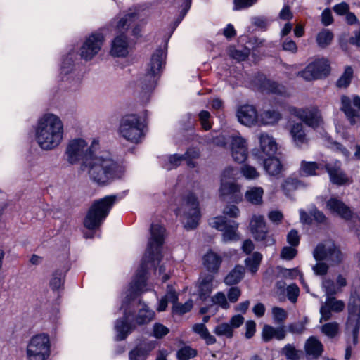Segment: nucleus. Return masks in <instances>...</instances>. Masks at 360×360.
I'll list each match as a JSON object with an SVG mask.
<instances>
[{
  "mask_svg": "<svg viewBox=\"0 0 360 360\" xmlns=\"http://www.w3.org/2000/svg\"><path fill=\"white\" fill-rule=\"evenodd\" d=\"M343 301L337 300L335 297H327L324 304L320 308V322L327 321L332 319V312L340 313L345 309Z\"/></svg>",
  "mask_w": 360,
  "mask_h": 360,
  "instance_id": "a211bd4d",
  "label": "nucleus"
},
{
  "mask_svg": "<svg viewBox=\"0 0 360 360\" xmlns=\"http://www.w3.org/2000/svg\"><path fill=\"white\" fill-rule=\"evenodd\" d=\"M154 316L155 312L149 309L146 304L139 309L138 314L134 318H131L130 311L127 309H124L123 318L117 320L115 326L117 332V340H124L136 325L148 324L154 319Z\"/></svg>",
  "mask_w": 360,
  "mask_h": 360,
  "instance_id": "20e7f679",
  "label": "nucleus"
},
{
  "mask_svg": "<svg viewBox=\"0 0 360 360\" xmlns=\"http://www.w3.org/2000/svg\"><path fill=\"white\" fill-rule=\"evenodd\" d=\"M214 332L219 336H226L228 338H232L233 335L232 327L227 323H223L217 326Z\"/></svg>",
  "mask_w": 360,
  "mask_h": 360,
  "instance_id": "de8ad7c7",
  "label": "nucleus"
},
{
  "mask_svg": "<svg viewBox=\"0 0 360 360\" xmlns=\"http://www.w3.org/2000/svg\"><path fill=\"white\" fill-rule=\"evenodd\" d=\"M231 155L235 162H244L248 158L246 141L240 136H235L231 140Z\"/></svg>",
  "mask_w": 360,
  "mask_h": 360,
  "instance_id": "b1692460",
  "label": "nucleus"
},
{
  "mask_svg": "<svg viewBox=\"0 0 360 360\" xmlns=\"http://www.w3.org/2000/svg\"><path fill=\"white\" fill-rule=\"evenodd\" d=\"M166 54L161 49H158L151 56L148 63L146 72L140 79V86L144 94L152 91L165 65Z\"/></svg>",
  "mask_w": 360,
  "mask_h": 360,
  "instance_id": "423d86ee",
  "label": "nucleus"
},
{
  "mask_svg": "<svg viewBox=\"0 0 360 360\" xmlns=\"http://www.w3.org/2000/svg\"><path fill=\"white\" fill-rule=\"evenodd\" d=\"M341 104V110L345 112L350 123L354 124L356 120L360 118V97L358 96L353 97V104L359 110H355L352 107L351 100L346 96H342Z\"/></svg>",
  "mask_w": 360,
  "mask_h": 360,
  "instance_id": "4be33fe9",
  "label": "nucleus"
},
{
  "mask_svg": "<svg viewBox=\"0 0 360 360\" xmlns=\"http://www.w3.org/2000/svg\"><path fill=\"white\" fill-rule=\"evenodd\" d=\"M286 336V331L284 326L277 328L269 325H264L262 332V338L264 342H268L273 338L277 340H282Z\"/></svg>",
  "mask_w": 360,
  "mask_h": 360,
  "instance_id": "cd10ccee",
  "label": "nucleus"
},
{
  "mask_svg": "<svg viewBox=\"0 0 360 360\" xmlns=\"http://www.w3.org/2000/svg\"><path fill=\"white\" fill-rule=\"evenodd\" d=\"M288 111L302 120L306 125L314 129L317 128L322 123L321 112L316 108H297L288 106Z\"/></svg>",
  "mask_w": 360,
  "mask_h": 360,
  "instance_id": "2eb2a0df",
  "label": "nucleus"
},
{
  "mask_svg": "<svg viewBox=\"0 0 360 360\" xmlns=\"http://www.w3.org/2000/svg\"><path fill=\"white\" fill-rule=\"evenodd\" d=\"M237 117L241 124L245 126H251L257 122L258 115L254 106L245 105L238 110Z\"/></svg>",
  "mask_w": 360,
  "mask_h": 360,
  "instance_id": "a878e982",
  "label": "nucleus"
},
{
  "mask_svg": "<svg viewBox=\"0 0 360 360\" xmlns=\"http://www.w3.org/2000/svg\"><path fill=\"white\" fill-rule=\"evenodd\" d=\"M222 262V258L218 254L210 251L202 258V264L205 268L212 274H217Z\"/></svg>",
  "mask_w": 360,
  "mask_h": 360,
  "instance_id": "c756f323",
  "label": "nucleus"
},
{
  "mask_svg": "<svg viewBox=\"0 0 360 360\" xmlns=\"http://www.w3.org/2000/svg\"><path fill=\"white\" fill-rule=\"evenodd\" d=\"M305 351L308 356L312 359H318L323 352V345L315 337H310L305 343Z\"/></svg>",
  "mask_w": 360,
  "mask_h": 360,
  "instance_id": "2f4dec72",
  "label": "nucleus"
},
{
  "mask_svg": "<svg viewBox=\"0 0 360 360\" xmlns=\"http://www.w3.org/2000/svg\"><path fill=\"white\" fill-rule=\"evenodd\" d=\"M305 186V184L300 180L289 177L283 181L281 188L286 195H290L292 192Z\"/></svg>",
  "mask_w": 360,
  "mask_h": 360,
  "instance_id": "4c0bfd02",
  "label": "nucleus"
},
{
  "mask_svg": "<svg viewBox=\"0 0 360 360\" xmlns=\"http://www.w3.org/2000/svg\"><path fill=\"white\" fill-rule=\"evenodd\" d=\"M110 53L112 56L124 57L128 54V42L125 35L120 34L112 41Z\"/></svg>",
  "mask_w": 360,
  "mask_h": 360,
  "instance_id": "7c9ffc66",
  "label": "nucleus"
},
{
  "mask_svg": "<svg viewBox=\"0 0 360 360\" xmlns=\"http://www.w3.org/2000/svg\"><path fill=\"white\" fill-rule=\"evenodd\" d=\"M250 227L254 238L257 241L262 242L264 246H271L275 244V239L268 233L263 216H253L250 223Z\"/></svg>",
  "mask_w": 360,
  "mask_h": 360,
  "instance_id": "dca6fc26",
  "label": "nucleus"
},
{
  "mask_svg": "<svg viewBox=\"0 0 360 360\" xmlns=\"http://www.w3.org/2000/svg\"><path fill=\"white\" fill-rule=\"evenodd\" d=\"M316 261L326 260L332 266L340 264L344 259V255L340 248L333 243H320L313 252Z\"/></svg>",
  "mask_w": 360,
  "mask_h": 360,
  "instance_id": "9b49d317",
  "label": "nucleus"
},
{
  "mask_svg": "<svg viewBox=\"0 0 360 360\" xmlns=\"http://www.w3.org/2000/svg\"><path fill=\"white\" fill-rule=\"evenodd\" d=\"M353 69L351 66H347L344 72L336 82V86L339 89L347 88L353 78Z\"/></svg>",
  "mask_w": 360,
  "mask_h": 360,
  "instance_id": "79ce46f5",
  "label": "nucleus"
},
{
  "mask_svg": "<svg viewBox=\"0 0 360 360\" xmlns=\"http://www.w3.org/2000/svg\"><path fill=\"white\" fill-rule=\"evenodd\" d=\"M104 41V37L100 32L91 34L80 49L81 58L85 60L92 59L100 51Z\"/></svg>",
  "mask_w": 360,
  "mask_h": 360,
  "instance_id": "f3484780",
  "label": "nucleus"
},
{
  "mask_svg": "<svg viewBox=\"0 0 360 360\" xmlns=\"http://www.w3.org/2000/svg\"><path fill=\"white\" fill-rule=\"evenodd\" d=\"M326 208L334 214L345 220H350L353 217V212L342 200L331 198L326 202Z\"/></svg>",
  "mask_w": 360,
  "mask_h": 360,
  "instance_id": "5701e85b",
  "label": "nucleus"
},
{
  "mask_svg": "<svg viewBox=\"0 0 360 360\" xmlns=\"http://www.w3.org/2000/svg\"><path fill=\"white\" fill-rule=\"evenodd\" d=\"M199 121L204 130L207 131L212 128L211 115L207 110H202L198 114Z\"/></svg>",
  "mask_w": 360,
  "mask_h": 360,
  "instance_id": "603ef678",
  "label": "nucleus"
},
{
  "mask_svg": "<svg viewBox=\"0 0 360 360\" xmlns=\"http://www.w3.org/2000/svg\"><path fill=\"white\" fill-rule=\"evenodd\" d=\"M139 14L136 12H130L122 17L117 25V29L120 32L127 30L130 25L138 18Z\"/></svg>",
  "mask_w": 360,
  "mask_h": 360,
  "instance_id": "37998d69",
  "label": "nucleus"
},
{
  "mask_svg": "<svg viewBox=\"0 0 360 360\" xmlns=\"http://www.w3.org/2000/svg\"><path fill=\"white\" fill-rule=\"evenodd\" d=\"M146 352L141 347H136L129 352L130 360H146Z\"/></svg>",
  "mask_w": 360,
  "mask_h": 360,
  "instance_id": "0e129e2a",
  "label": "nucleus"
},
{
  "mask_svg": "<svg viewBox=\"0 0 360 360\" xmlns=\"http://www.w3.org/2000/svg\"><path fill=\"white\" fill-rule=\"evenodd\" d=\"M196 355V350L188 346L184 347L177 352V358L179 360H189Z\"/></svg>",
  "mask_w": 360,
  "mask_h": 360,
  "instance_id": "8fccbe9b",
  "label": "nucleus"
},
{
  "mask_svg": "<svg viewBox=\"0 0 360 360\" xmlns=\"http://www.w3.org/2000/svg\"><path fill=\"white\" fill-rule=\"evenodd\" d=\"M264 190L262 187H251L245 193V198L248 202L252 205H261Z\"/></svg>",
  "mask_w": 360,
  "mask_h": 360,
  "instance_id": "c9c22d12",
  "label": "nucleus"
},
{
  "mask_svg": "<svg viewBox=\"0 0 360 360\" xmlns=\"http://www.w3.org/2000/svg\"><path fill=\"white\" fill-rule=\"evenodd\" d=\"M360 328V300L354 299L348 304V319L347 321V330L352 334V345L347 344L345 359L349 360L352 356L353 348L358 343V335Z\"/></svg>",
  "mask_w": 360,
  "mask_h": 360,
  "instance_id": "1a4fd4ad",
  "label": "nucleus"
},
{
  "mask_svg": "<svg viewBox=\"0 0 360 360\" xmlns=\"http://www.w3.org/2000/svg\"><path fill=\"white\" fill-rule=\"evenodd\" d=\"M256 331V323L254 321L249 320L245 323V338L250 339L252 338Z\"/></svg>",
  "mask_w": 360,
  "mask_h": 360,
  "instance_id": "774afa93",
  "label": "nucleus"
},
{
  "mask_svg": "<svg viewBox=\"0 0 360 360\" xmlns=\"http://www.w3.org/2000/svg\"><path fill=\"white\" fill-rule=\"evenodd\" d=\"M257 0H233V10L240 11L253 6Z\"/></svg>",
  "mask_w": 360,
  "mask_h": 360,
  "instance_id": "052dcab7",
  "label": "nucleus"
},
{
  "mask_svg": "<svg viewBox=\"0 0 360 360\" xmlns=\"http://www.w3.org/2000/svg\"><path fill=\"white\" fill-rule=\"evenodd\" d=\"M169 332V329L164 325L156 323L153 325V335L157 339L162 338L164 336L167 335Z\"/></svg>",
  "mask_w": 360,
  "mask_h": 360,
  "instance_id": "bf43d9fd",
  "label": "nucleus"
},
{
  "mask_svg": "<svg viewBox=\"0 0 360 360\" xmlns=\"http://www.w3.org/2000/svg\"><path fill=\"white\" fill-rule=\"evenodd\" d=\"M286 291L288 300L293 303L296 302L300 292L298 286L295 284L290 285Z\"/></svg>",
  "mask_w": 360,
  "mask_h": 360,
  "instance_id": "680f3d73",
  "label": "nucleus"
},
{
  "mask_svg": "<svg viewBox=\"0 0 360 360\" xmlns=\"http://www.w3.org/2000/svg\"><path fill=\"white\" fill-rule=\"evenodd\" d=\"M333 39V34L328 29H323L316 36V42L318 46L324 49L329 46Z\"/></svg>",
  "mask_w": 360,
  "mask_h": 360,
  "instance_id": "a19ab883",
  "label": "nucleus"
},
{
  "mask_svg": "<svg viewBox=\"0 0 360 360\" xmlns=\"http://www.w3.org/2000/svg\"><path fill=\"white\" fill-rule=\"evenodd\" d=\"M341 166V162L338 160L325 165V169L329 175L330 182L337 186H342L350 182Z\"/></svg>",
  "mask_w": 360,
  "mask_h": 360,
  "instance_id": "6ab92c4d",
  "label": "nucleus"
},
{
  "mask_svg": "<svg viewBox=\"0 0 360 360\" xmlns=\"http://www.w3.org/2000/svg\"><path fill=\"white\" fill-rule=\"evenodd\" d=\"M220 197L223 200L238 202L241 201L243 195L240 193V186L233 183L221 180Z\"/></svg>",
  "mask_w": 360,
  "mask_h": 360,
  "instance_id": "aec40b11",
  "label": "nucleus"
},
{
  "mask_svg": "<svg viewBox=\"0 0 360 360\" xmlns=\"http://www.w3.org/2000/svg\"><path fill=\"white\" fill-rule=\"evenodd\" d=\"M290 136L295 145L299 148L307 146L309 142L304 127L301 123H295L291 126Z\"/></svg>",
  "mask_w": 360,
  "mask_h": 360,
  "instance_id": "c85d7f7f",
  "label": "nucleus"
},
{
  "mask_svg": "<svg viewBox=\"0 0 360 360\" xmlns=\"http://www.w3.org/2000/svg\"><path fill=\"white\" fill-rule=\"evenodd\" d=\"M193 331L198 334L207 345H212L216 342V338L208 331L204 323H196L193 326Z\"/></svg>",
  "mask_w": 360,
  "mask_h": 360,
  "instance_id": "ea45409f",
  "label": "nucleus"
},
{
  "mask_svg": "<svg viewBox=\"0 0 360 360\" xmlns=\"http://www.w3.org/2000/svg\"><path fill=\"white\" fill-rule=\"evenodd\" d=\"M143 127L138 115H126L120 120L119 134L131 143H138L143 137Z\"/></svg>",
  "mask_w": 360,
  "mask_h": 360,
  "instance_id": "6e6552de",
  "label": "nucleus"
},
{
  "mask_svg": "<svg viewBox=\"0 0 360 360\" xmlns=\"http://www.w3.org/2000/svg\"><path fill=\"white\" fill-rule=\"evenodd\" d=\"M183 156L185 157L184 160L186 162V164L190 167H194L195 163L193 161V159H196L200 156V153L195 148H190L188 149Z\"/></svg>",
  "mask_w": 360,
  "mask_h": 360,
  "instance_id": "4d7b16f0",
  "label": "nucleus"
},
{
  "mask_svg": "<svg viewBox=\"0 0 360 360\" xmlns=\"http://www.w3.org/2000/svg\"><path fill=\"white\" fill-rule=\"evenodd\" d=\"M282 118V115L278 109H269L260 114L259 120L264 125H274Z\"/></svg>",
  "mask_w": 360,
  "mask_h": 360,
  "instance_id": "473e14b6",
  "label": "nucleus"
},
{
  "mask_svg": "<svg viewBox=\"0 0 360 360\" xmlns=\"http://www.w3.org/2000/svg\"><path fill=\"white\" fill-rule=\"evenodd\" d=\"M242 175L247 179H255L259 176L257 169L249 165H244L240 168Z\"/></svg>",
  "mask_w": 360,
  "mask_h": 360,
  "instance_id": "3c124183",
  "label": "nucleus"
},
{
  "mask_svg": "<svg viewBox=\"0 0 360 360\" xmlns=\"http://www.w3.org/2000/svg\"><path fill=\"white\" fill-rule=\"evenodd\" d=\"M115 201V195H107L95 200L84 219V227L91 231L98 229L108 217Z\"/></svg>",
  "mask_w": 360,
  "mask_h": 360,
  "instance_id": "39448f33",
  "label": "nucleus"
},
{
  "mask_svg": "<svg viewBox=\"0 0 360 360\" xmlns=\"http://www.w3.org/2000/svg\"><path fill=\"white\" fill-rule=\"evenodd\" d=\"M330 64L326 59H316L309 63L302 71L299 72L298 75L306 81L326 77L330 73Z\"/></svg>",
  "mask_w": 360,
  "mask_h": 360,
  "instance_id": "4468645a",
  "label": "nucleus"
},
{
  "mask_svg": "<svg viewBox=\"0 0 360 360\" xmlns=\"http://www.w3.org/2000/svg\"><path fill=\"white\" fill-rule=\"evenodd\" d=\"M212 302L213 304H217L224 309H227L230 307L225 294L222 292L216 293L212 297Z\"/></svg>",
  "mask_w": 360,
  "mask_h": 360,
  "instance_id": "5fc2aeb1",
  "label": "nucleus"
},
{
  "mask_svg": "<svg viewBox=\"0 0 360 360\" xmlns=\"http://www.w3.org/2000/svg\"><path fill=\"white\" fill-rule=\"evenodd\" d=\"M300 237L295 229H292L287 235V242L292 247H297L300 244Z\"/></svg>",
  "mask_w": 360,
  "mask_h": 360,
  "instance_id": "e2e57ef3",
  "label": "nucleus"
},
{
  "mask_svg": "<svg viewBox=\"0 0 360 360\" xmlns=\"http://www.w3.org/2000/svg\"><path fill=\"white\" fill-rule=\"evenodd\" d=\"M297 250L295 247L285 246L281 251V258L285 260H292L296 257Z\"/></svg>",
  "mask_w": 360,
  "mask_h": 360,
  "instance_id": "13d9d810",
  "label": "nucleus"
},
{
  "mask_svg": "<svg viewBox=\"0 0 360 360\" xmlns=\"http://www.w3.org/2000/svg\"><path fill=\"white\" fill-rule=\"evenodd\" d=\"M261 160L264 161V169L269 175L276 176L281 172L282 165L278 158L270 156Z\"/></svg>",
  "mask_w": 360,
  "mask_h": 360,
  "instance_id": "72a5a7b5",
  "label": "nucleus"
},
{
  "mask_svg": "<svg viewBox=\"0 0 360 360\" xmlns=\"http://www.w3.org/2000/svg\"><path fill=\"white\" fill-rule=\"evenodd\" d=\"M241 295V290L238 287H231L227 292V298L232 303L236 302Z\"/></svg>",
  "mask_w": 360,
  "mask_h": 360,
  "instance_id": "69168bd1",
  "label": "nucleus"
},
{
  "mask_svg": "<svg viewBox=\"0 0 360 360\" xmlns=\"http://www.w3.org/2000/svg\"><path fill=\"white\" fill-rule=\"evenodd\" d=\"M185 157L183 155L174 154L161 159V164L163 168L167 170H172L179 167L184 160Z\"/></svg>",
  "mask_w": 360,
  "mask_h": 360,
  "instance_id": "f704fd0d",
  "label": "nucleus"
},
{
  "mask_svg": "<svg viewBox=\"0 0 360 360\" xmlns=\"http://www.w3.org/2000/svg\"><path fill=\"white\" fill-rule=\"evenodd\" d=\"M282 47L284 51H289L292 53H295L297 51V46L296 43L289 38L284 39L282 44Z\"/></svg>",
  "mask_w": 360,
  "mask_h": 360,
  "instance_id": "338daca9",
  "label": "nucleus"
},
{
  "mask_svg": "<svg viewBox=\"0 0 360 360\" xmlns=\"http://www.w3.org/2000/svg\"><path fill=\"white\" fill-rule=\"evenodd\" d=\"M176 214L183 218L186 229L192 230L198 226L200 219L199 202L193 193H188L182 197L181 204L176 210Z\"/></svg>",
  "mask_w": 360,
  "mask_h": 360,
  "instance_id": "0eeeda50",
  "label": "nucleus"
},
{
  "mask_svg": "<svg viewBox=\"0 0 360 360\" xmlns=\"http://www.w3.org/2000/svg\"><path fill=\"white\" fill-rule=\"evenodd\" d=\"M244 267L240 265H237L225 277L224 283L228 285L237 284L242 280L244 276Z\"/></svg>",
  "mask_w": 360,
  "mask_h": 360,
  "instance_id": "e433bc0d",
  "label": "nucleus"
},
{
  "mask_svg": "<svg viewBox=\"0 0 360 360\" xmlns=\"http://www.w3.org/2000/svg\"><path fill=\"white\" fill-rule=\"evenodd\" d=\"M81 169L86 171L90 179L98 185H106L123 173L122 167L115 161L108 153L94 154L82 163Z\"/></svg>",
  "mask_w": 360,
  "mask_h": 360,
  "instance_id": "f03ea898",
  "label": "nucleus"
},
{
  "mask_svg": "<svg viewBox=\"0 0 360 360\" xmlns=\"http://www.w3.org/2000/svg\"><path fill=\"white\" fill-rule=\"evenodd\" d=\"M308 321V318L305 316L302 321L290 323L288 326V331L292 334H302L306 330Z\"/></svg>",
  "mask_w": 360,
  "mask_h": 360,
  "instance_id": "49530a36",
  "label": "nucleus"
},
{
  "mask_svg": "<svg viewBox=\"0 0 360 360\" xmlns=\"http://www.w3.org/2000/svg\"><path fill=\"white\" fill-rule=\"evenodd\" d=\"M272 314L274 321L278 324H283L288 317L286 311L278 307L272 308Z\"/></svg>",
  "mask_w": 360,
  "mask_h": 360,
  "instance_id": "864d4df0",
  "label": "nucleus"
},
{
  "mask_svg": "<svg viewBox=\"0 0 360 360\" xmlns=\"http://www.w3.org/2000/svg\"><path fill=\"white\" fill-rule=\"evenodd\" d=\"M165 229L159 224H152L150 237L141 264L130 284L127 298L130 300L136 298L143 291L146 285V274L148 265L155 268L156 263L162 259L161 248L164 243Z\"/></svg>",
  "mask_w": 360,
  "mask_h": 360,
  "instance_id": "f257e3e1",
  "label": "nucleus"
},
{
  "mask_svg": "<svg viewBox=\"0 0 360 360\" xmlns=\"http://www.w3.org/2000/svg\"><path fill=\"white\" fill-rule=\"evenodd\" d=\"M193 308V302L192 300H188L184 304L176 303L173 305V312L178 314H184Z\"/></svg>",
  "mask_w": 360,
  "mask_h": 360,
  "instance_id": "6e6d98bb",
  "label": "nucleus"
},
{
  "mask_svg": "<svg viewBox=\"0 0 360 360\" xmlns=\"http://www.w3.org/2000/svg\"><path fill=\"white\" fill-rule=\"evenodd\" d=\"M262 259V254L255 252L253 253L252 257H248L245 259L246 266L250 270V271H251L252 274H255L257 271Z\"/></svg>",
  "mask_w": 360,
  "mask_h": 360,
  "instance_id": "c03bdc74",
  "label": "nucleus"
},
{
  "mask_svg": "<svg viewBox=\"0 0 360 360\" xmlns=\"http://www.w3.org/2000/svg\"><path fill=\"white\" fill-rule=\"evenodd\" d=\"M321 331L328 338H333L339 332V324L335 321L325 323L321 326Z\"/></svg>",
  "mask_w": 360,
  "mask_h": 360,
  "instance_id": "a18cd8bd",
  "label": "nucleus"
},
{
  "mask_svg": "<svg viewBox=\"0 0 360 360\" xmlns=\"http://www.w3.org/2000/svg\"><path fill=\"white\" fill-rule=\"evenodd\" d=\"M255 83L261 91L264 93H271L278 95H284L285 93V87L277 82L267 79L264 75H259Z\"/></svg>",
  "mask_w": 360,
  "mask_h": 360,
  "instance_id": "393cba45",
  "label": "nucleus"
},
{
  "mask_svg": "<svg viewBox=\"0 0 360 360\" xmlns=\"http://www.w3.org/2000/svg\"><path fill=\"white\" fill-rule=\"evenodd\" d=\"M50 354L49 337L39 334L32 337L27 347L29 360H46Z\"/></svg>",
  "mask_w": 360,
  "mask_h": 360,
  "instance_id": "9d476101",
  "label": "nucleus"
},
{
  "mask_svg": "<svg viewBox=\"0 0 360 360\" xmlns=\"http://www.w3.org/2000/svg\"><path fill=\"white\" fill-rule=\"evenodd\" d=\"M214 276L210 274H203L199 278L198 295L202 300H206L214 288Z\"/></svg>",
  "mask_w": 360,
  "mask_h": 360,
  "instance_id": "bb28decb",
  "label": "nucleus"
},
{
  "mask_svg": "<svg viewBox=\"0 0 360 360\" xmlns=\"http://www.w3.org/2000/svg\"><path fill=\"white\" fill-rule=\"evenodd\" d=\"M93 147L94 146L88 148L85 141L81 139L70 141L65 152L68 161L70 164H75L80 160L82 162H85L86 158L91 157L94 154Z\"/></svg>",
  "mask_w": 360,
  "mask_h": 360,
  "instance_id": "ddd939ff",
  "label": "nucleus"
},
{
  "mask_svg": "<svg viewBox=\"0 0 360 360\" xmlns=\"http://www.w3.org/2000/svg\"><path fill=\"white\" fill-rule=\"evenodd\" d=\"M63 136V124L53 114H46L41 117L36 129V141L44 150H51L61 142Z\"/></svg>",
  "mask_w": 360,
  "mask_h": 360,
  "instance_id": "7ed1b4c3",
  "label": "nucleus"
},
{
  "mask_svg": "<svg viewBox=\"0 0 360 360\" xmlns=\"http://www.w3.org/2000/svg\"><path fill=\"white\" fill-rule=\"evenodd\" d=\"M210 225L223 231L222 240L224 243L237 241L240 239L238 232V224L234 220L227 219L225 217H217L212 219Z\"/></svg>",
  "mask_w": 360,
  "mask_h": 360,
  "instance_id": "f8f14e48",
  "label": "nucleus"
},
{
  "mask_svg": "<svg viewBox=\"0 0 360 360\" xmlns=\"http://www.w3.org/2000/svg\"><path fill=\"white\" fill-rule=\"evenodd\" d=\"M319 165L316 162H307L302 160L300 163V174L303 176H311L317 174L316 171Z\"/></svg>",
  "mask_w": 360,
  "mask_h": 360,
  "instance_id": "58836bf2",
  "label": "nucleus"
},
{
  "mask_svg": "<svg viewBox=\"0 0 360 360\" xmlns=\"http://www.w3.org/2000/svg\"><path fill=\"white\" fill-rule=\"evenodd\" d=\"M64 283V275L63 273L56 270L53 272L49 285L53 290H58Z\"/></svg>",
  "mask_w": 360,
  "mask_h": 360,
  "instance_id": "09e8293b",
  "label": "nucleus"
},
{
  "mask_svg": "<svg viewBox=\"0 0 360 360\" xmlns=\"http://www.w3.org/2000/svg\"><path fill=\"white\" fill-rule=\"evenodd\" d=\"M260 150L255 153L259 159L274 156L277 150V146L272 136L267 134H261L259 137Z\"/></svg>",
  "mask_w": 360,
  "mask_h": 360,
  "instance_id": "412c9836",
  "label": "nucleus"
}]
</instances>
